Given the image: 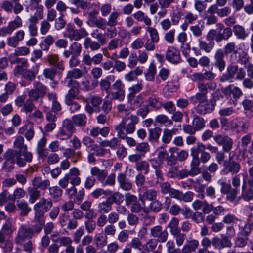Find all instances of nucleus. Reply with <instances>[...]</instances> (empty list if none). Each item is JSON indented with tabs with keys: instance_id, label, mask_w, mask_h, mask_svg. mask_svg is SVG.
Here are the masks:
<instances>
[{
	"instance_id": "obj_3",
	"label": "nucleus",
	"mask_w": 253,
	"mask_h": 253,
	"mask_svg": "<svg viewBox=\"0 0 253 253\" xmlns=\"http://www.w3.org/2000/svg\"><path fill=\"white\" fill-rule=\"evenodd\" d=\"M35 224L31 227L24 224L21 225L17 231L14 238V242L17 245H22L26 240L30 239L36 234H39L42 229L43 226L38 222H34Z\"/></svg>"
},
{
	"instance_id": "obj_25",
	"label": "nucleus",
	"mask_w": 253,
	"mask_h": 253,
	"mask_svg": "<svg viewBox=\"0 0 253 253\" xmlns=\"http://www.w3.org/2000/svg\"><path fill=\"white\" fill-rule=\"evenodd\" d=\"M216 88V84L213 82H198L197 84V88L198 92L206 94L207 95L208 90H214Z\"/></svg>"
},
{
	"instance_id": "obj_36",
	"label": "nucleus",
	"mask_w": 253,
	"mask_h": 253,
	"mask_svg": "<svg viewBox=\"0 0 253 253\" xmlns=\"http://www.w3.org/2000/svg\"><path fill=\"white\" fill-rule=\"evenodd\" d=\"M29 195V202L31 204H34L41 196L40 191L34 186L30 187L27 190Z\"/></svg>"
},
{
	"instance_id": "obj_13",
	"label": "nucleus",
	"mask_w": 253,
	"mask_h": 253,
	"mask_svg": "<svg viewBox=\"0 0 253 253\" xmlns=\"http://www.w3.org/2000/svg\"><path fill=\"white\" fill-rule=\"evenodd\" d=\"M150 235L156 238L158 242L164 243L168 240L169 233L167 229H164L161 225H157L150 229Z\"/></svg>"
},
{
	"instance_id": "obj_23",
	"label": "nucleus",
	"mask_w": 253,
	"mask_h": 253,
	"mask_svg": "<svg viewBox=\"0 0 253 253\" xmlns=\"http://www.w3.org/2000/svg\"><path fill=\"white\" fill-rule=\"evenodd\" d=\"M86 103L90 104L94 108L95 111H100V105L103 99L101 97L96 95H89L84 101Z\"/></svg>"
},
{
	"instance_id": "obj_16",
	"label": "nucleus",
	"mask_w": 253,
	"mask_h": 253,
	"mask_svg": "<svg viewBox=\"0 0 253 253\" xmlns=\"http://www.w3.org/2000/svg\"><path fill=\"white\" fill-rule=\"evenodd\" d=\"M119 188L125 191H129L132 189V183L128 179L124 173H120L117 176Z\"/></svg>"
},
{
	"instance_id": "obj_33",
	"label": "nucleus",
	"mask_w": 253,
	"mask_h": 253,
	"mask_svg": "<svg viewBox=\"0 0 253 253\" xmlns=\"http://www.w3.org/2000/svg\"><path fill=\"white\" fill-rule=\"evenodd\" d=\"M16 206L19 210L21 211L19 215L21 216H26L31 211V208L29 206L27 202L24 200H18Z\"/></svg>"
},
{
	"instance_id": "obj_8",
	"label": "nucleus",
	"mask_w": 253,
	"mask_h": 253,
	"mask_svg": "<svg viewBox=\"0 0 253 253\" xmlns=\"http://www.w3.org/2000/svg\"><path fill=\"white\" fill-rule=\"evenodd\" d=\"M223 49H217L213 55L212 65L217 69L220 72L223 71L226 66V61L225 59V55Z\"/></svg>"
},
{
	"instance_id": "obj_37",
	"label": "nucleus",
	"mask_w": 253,
	"mask_h": 253,
	"mask_svg": "<svg viewBox=\"0 0 253 253\" xmlns=\"http://www.w3.org/2000/svg\"><path fill=\"white\" fill-rule=\"evenodd\" d=\"M142 89V84L141 82H138V83L130 87L128 90L129 93L127 95V99L128 102L133 101L135 95L136 93L139 92Z\"/></svg>"
},
{
	"instance_id": "obj_39",
	"label": "nucleus",
	"mask_w": 253,
	"mask_h": 253,
	"mask_svg": "<svg viewBox=\"0 0 253 253\" xmlns=\"http://www.w3.org/2000/svg\"><path fill=\"white\" fill-rule=\"evenodd\" d=\"M94 242L96 247L102 248L107 244V237L101 233L96 234L94 237Z\"/></svg>"
},
{
	"instance_id": "obj_46",
	"label": "nucleus",
	"mask_w": 253,
	"mask_h": 253,
	"mask_svg": "<svg viewBox=\"0 0 253 253\" xmlns=\"http://www.w3.org/2000/svg\"><path fill=\"white\" fill-rule=\"evenodd\" d=\"M47 61L51 65L55 66L60 70H63L64 67L59 61V57L57 54H50L47 56Z\"/></svg>"
},
{
	"instance_id": "obj_48",
	"label": "nucleus",
	"mask_w": 253,
	"mask_h": 253,
	"mask_svg": "<svg viewBox=\"0 0 253 253\" xmlns=\"http://www.w3.org/2000/svg\"><path fill=\"white\" fill-rule=\"evenodd\" d=\"M163 207V203L160 201L156 199V200L151 201L150 203L148 210L155 213H158L162 210Z\"/></svg>"
},
{
	"instance_id": "obj_22",
	"label": "nucleus",
	"mask_w": 253,
	"mask_h": 253,
	"mask_svg": "<svg viewBox=\"0 0 253 253\" xmlns=\"http://www.w3.org/2000/svg\"><path fill=\"white\" fill-rule=\"evenodd\" d=\"M90 174L95 177L96 180L102 183L107 177L108 171L106 169H101L98 167L95 166L91 168Z\"/></svg>"
},
{
	"instance_id": "obj_28",
	"label": "nucleus",
	"mask_w": 253,
	"mask_h": 253,
	"mask_svg": "<svg viewBox=\"0 0 253 253\" xmlns=\"http://www.w3.org/2000/svg\"><path fill=\"white\" fill-rule=\"evenodd\" d=\"M32 184L38 189L44 190L49 187L50 182L48 179L42 180L40 177H36L32 180Z\"/></svg>"
},
{
	"instance_id": "obj_24",
	"label": "nucleus",
	"mask_w": 253,
	"mask_h": 253,
	"mask_svg": "<svg viewBox=\"0 0 253 253\" xmlns=\"http://www.w3.org/2000/svg\"><path fill=\"white\" fill-rule=\"evenodd\" d=\"M241 199H243L247 202L250 201L253 199V189L247 187L246 181L244 178L242 185V192L240 195Z\"/></svg>"
},
{
	"instance_id": "obj_31",
	"label": "nucleus",
	"mask_w": 253,
	"mask_h": 253,
	"mask_svg": "<svg viewBox=\"0 0 253 253\" xmlns=\"http://www.w3.org/2000/svg\"><path fill=\"white\" fill-rule=\"evenodd\" d=\"M10 238V237H0V248L5 253H10L13 248V244Z\"/></svg>"
},
{
	"instance_id": "obj_12",
	"label": "nucleus",
	"mask_w": 253,
	"mask_h": 253,
	"mask_svg": "<svg viewBox=\"0 0 253 253\" xmlns=\"http://www.w3.org/2000/svg\"><path fill=\"white\" fill-rule=\"evenodd\" d=\"M65 194L69 199H73L75 203L80 204L84 197L85 192L84 188L77 192L76 186L72 185L70 188L65 190Z\"/></svg>"
},
{
	"instance_id": "obj_9",
	"label": "nucleus",
	"mask_w": 253,
	"mask_h": 253,
	"mask_svg": "<svg viewBox=\"0 0 253 253\" xmlns=\"http://www.w3.org/2000/svg\"><path fill=\"white\" fill-rule=\"evenodd\" d=\"M223 169L221 173L223 175L231 174L232 175L237 174L241 169L240 163L236 161L225 160L223 163Z\"/></svg>"
},
{
	"instance_id": "obj_4",
	"label": "nucleus",
	"mask_w": 253,
	"mask_h": 253,
	"mask_svg": "<svg viewBox=\"0 0 253 253\" xmlns=\"http://www.w3.org/2000/svg\"><path fill=\"white\" fill-rule=\"evenodd\" d=\"M52 206L53 202L51 199L41 198L33 207L35 211L34 221L38 222L43 226L45 224L44 214L49 211Z\"/></svg>"
},
{
	"instance_id": "obj_27",
	"label": "nucleus",
	"mask_w": 253,
	"mask_h": 253,
	"mask_svg": "<svg viewBox=\"0 0 253 253\" xmlns=\"http://www.w3.org/2000/svg\"><path fill=\"white\" fill-rule=\"evenodd\" d=\"M63 155L67 159H72V162L76 163L82 159V153L81 151L76 152L72 148H67L63 152Z\"/></svg>"
},
{
	"instance_id": "obj_45",
	"label": "nucleus",
	"mask_w": 253,
	"mask_h": 253,
	"mask_svg": "<svg viewBox=\"0 0 253 253\" xmlns=\"http://www.w3.org/2000/svg\"><path fill=\"white\" fill-rule=\"evenodd\" d=\"M192 124L196 131L202 130L205 126L204 119L196 115H194Z\"/></svg>"
},
{
	"instance_id": "obj_50",
	"label": "nucleus",
	"mask_w": 253,
	"mask_h": 253,
	"mask_svg": "<svg viewBox=\"0 0 253 253\" xmlns=\"http://www.w3.org/2000/svg\"><path fill=\"white\" fill-rule=\"evenodd\" d=\"M148 103V106L155 110H158L162 107V102L160 101L159 98L155 95H152L149 97Z\"/></svg>"
},
{
	"instance_id": "obj_2",
	"label": "nucleus",
	"mask_w": 253,
	"mask_h": 253,
	"mask_svg": "<svg viewBox=\"0 0 253 253\" xmlns=\"http://www.w3.org/2000/svg\"><path fill=\"white\" fill-rule=\"evenodd\" d=\"M139 122V118L135 115L127 114L124 117L119 125L115 127L117 136L124 139L128 134L133 133L136 129V125Z\"/></svg>"
},
{
	"instance_id": "obj_35",
	"label": "nucleus",
	"mask_w": 253,
	"mask_h": 253,
	"mask_svg": "<svg viewBox=\"0 0 253 253\" xmlns=\"http://www.w3.org/2000/svg\"><path fill=\"white\" fill-rule=\"evenodd\" d=\"M179 220L176 217L171 218L167 226L169 229V232L171 236L178 233L181 231L180 228L179 227Z\"/></svg>"
},
{
	"instance_id": "obj_5",
	"label": "nucleus",
	"mask_w": 253,
	"mask_h": 253,
	"mask_svg": "<svg viewBox=\"0 0 253 253\" xmlns=\"http://www.w3.org/2000/svg\"><path fill=\"white\" fill-rule=\"evenodd\" d=\"M245 70L243 68H239L237 65L230 64L226 68V72L219 78L221 83L232 82L233 79L242 80L246 76Z\"/></svg>"
},
{
	"instance_id": "obj_10",
	"label": "nucleus",
	"mask_w": 253,
	"mask_h": 253,
	"mask_svg": "<svg viewBox=\"0 0 253 253\" xmlns=\"http://www.w3.org/2000/svg\"><path fill=\"white\" fill-rule=\"evenodd\" d=\"M65 85L69 88L65 100H74L79 93L78 82L76 80H65Z\"/></svg>"
},
{
	"instance_id": "obj_51",
	"label": "nucleus",
	"mask_w": 253,
	"mask_h": 253,
	"mask_svg": "<svg viewBox=\"0 0 253 253\" xmlns=\"http://www.w3.org/2000/svg\"><path fill=\"white\" fill-rule=\"evenodd\" d=\"M22 20L21 17L19 16H16L13 20L8 23L7 26L12 33H13L16 29L22 26Z\"/></svg>"
},
{
	"instance_id": "obj_59",
	"label": "nucleus",
	"mask_w": 253,
	"mask_h": 253,
	"mask_svg": "<svg viewBox=\"0 0 253 253\" xmlns=\"http://www.w3.org/2000/svg\"><path fill=\"white\" fill-rule=\"evenodd\" d=\"M135 168L138 171H144V173L147 174L149 170V164L146 161H141L136 163Z\"/></svg>"
},
{
	"instance_id": "obj_60",
	"label": "nucleus",
	"mask_w": 253,
	"mask_h": 253,
	"mask_svg": "<svg viewBox=\"0 0 253 253\" xmlns=\"http://www.w3.org/2000/svg\"><path fill=\"white\" fill-rule=\"evenodd\" d=\"M156 73V66L153 63H152L150 64L147 72L145 74L146 79L148 81H153L155 78Z\"/></svg>"
},
{
	"instance_id": "obj_15",
	"label": "nucleus",
	"mask_w": 253,
	"mask_h": 253,
	"mask_svg": "<svg viewBox=\"0 0 253 253\" xmlns=\"http://www.w3.org/2000/svg\"><path fill=\"white\" fill-rule=\"evenodd\" d=\"M217 26L220 29L219 31L216 30V42L217 43H220L223 40L227 41L232 36V30L230 27L223 28V25L221 23H218Z\"/></svg>"
},
{
	"instance_id": "obj_58",
	"label": "nucleus",
	"mask_w": 253,
	"mask_h": 253,
	"mask_svg": "<svg viewBox=\"0 0 253 253\" xmlns=\"http://www.w3.org/2000/svg\"><path fill=\"white\" fill-rule=\"evenodd\" d=\"M146 31L149 33L150 40L158 43L160 41V37L158 30L154 27L147 26Z\"/></svg>"
},
{
	"instance_id": "obj_44",
	"label": "nucleus",
	"mask_w": 253,
	"mask_h": 253,
	"mask_svg": "<svg viewBox=\"0 0 253 253\" xmlns=\"http://www.w3.org/2000/svg\"><path fill=\"white\" fill-rule=\"evenodd\" d=\"M65 36L71 40L79 41L77 29H74L73 26L68 25L66 28Z\"/></svg>"
},
{
	"instance_id": "obj_1",
	"label": "nucleus",
	"mask_w": 253,
	"mask_h": 253,
	"mask_svg": "<svg viewBox=\"0 0 253 253\" xmlns=\"http://www.w3.org/2000/svg\"><path fill=\"white\" fill-rule=\"evenodd\" d=\"M13 147L14 149L9 148L3 154L4 162L2 169L6 172H10L14 169L15 163L19 167H23L27 162L32 160V154L27 151V147L24 144V139L22 136H18L15 138Z\"/></svg>"
},
{
	"instance_id": "obj_21",
	"label": "nucleus",
	"mask_w": 253,
	"mask_h": 253,
	"mask_svg": "<svg viewBox=\"0 0 253 253\" xmlns=\"http://www.w3.org/2000/svg\"><path fill=\"white\" fill-rule=\"evenodd\" d=\"M70 183L72 185L78 186L80 184L81 180L79 176L80 174L79 169L77 168H72L68 173H66Z\"/></svg>"
},
{
	"instance_id": "obj_42",
	"label": "nucleus",
	"mask_w": 253,
	"mask_h": 253,
	"mask_svg": "<svg viewBox=\"0 0 253 253\" xmlns=\"http://www.w3.org/2000/svg\"><path fill=\"white\" fill-rule=\"evenodd\" d=\"M215 45L214 42H210L207 43L205 41L201 40H198V47L201 50L204 51L206 53H210L213 49Z\"/></svg>"
},
{
	"instance_id": "obj_47",
	"label": "nucleus",
	"mask_w": 253,
	"mask_h": 253,
	"mask_svg": "<svg viewBox=\"0 0 253 253\" xmlns=\"http://www.w3.org/2000/svg\"><path fill=\"white\" fill-rule=\"evenodd\" d=\"M83 76V72L79 68H74L67 73L65 80H74L73 79H79Z\"/></svg>"
},
{
	"instance_id": "obj_52",
	"label": "nucleus",
	"mask_w": 253,
	"mask_h": 253,
	"mask_svg": "<svg viewBox=\"0 0 253 253\" xmlns=\"http://www.w3.org/2000/svg\"><path fill=\"white\" fill-rule=\"evenodd\" d=\"M74 133L62 126L59 129L57 137L62 140H67L70 138Z\"/></svg>"
},
{
	"instance_id": "obj_61",
	"label": "nucleus",
	"mask_w": 253,
	"mask_h": 253,
	"mask_svg": "<svg viewBox=\"0 0 253 253\" xmlns=\"http://www.w3.org/2000/svg\"><path fill=\"white\" fill-rule=\"evenodd\" d=\"M136 150L144 157L150 150V146L147 142H141L136 145Z\"/></svg>"
},
{
	"instance_id": "obj_54",
	"label": "nucleus",
	"mask_w": 253,
	"mask_h": 253,
	"mask_svg": "<svg viewBox=\"0 0 253 253\" xmlns=\"http://www.w3.org/2000/svg\"><path fill=\"white\" fill-rule=\"evenodd\" d=\"M36 108L33 102L31 99H27L23 106L21 108V112L26 114H31Z\"/></svg>"
},
{
	"instance_id": "obj_6",
	"label": "nucleus",
	"mask_w": 253,
	"mask_h": 253,
	"mask_svg": "<svg viewBox=\"0 0 253 253\" xmlns=\"http://www.w3.org/2000/svg\"><path fill=\"white\" fill-rule=\"evenodd\" d=\"M109 93L112 100L122 101L125 97V85L122 82L118 79L112 84Z\"/></svg>"
},
{
	"instance_id": "obj_34",
	"label": "nucleus",
	"mask_w": 253,
	"mask_h": 253,
	"mask_svg": "<svg viewBox=\"0 0 253 253\" xmlns=\"http://www.w3.org/2000/svg\"><path fill=\"white\" fill-rule=\"evenodd\" d=\"M133 16L136 21L143 22L147 26H150L152 24L151 19L141 10L135 12L133 14Z\"/></svg>"
},
{
	"instance_id": "obj_30",
	"label": "nucleus",
	"mask_w": 253,
	"mask_h": 253,
	"mask_svg": "<svg viewBox=\"0 0 253 253\" xmlns=\"http://www.w3.org/2000/svg\"><path fill=\"white\" fill-rule=\"evenodd\" d=\"M213 104L209 103H199L195 108L196 111L200 114L211 113L214 109Z\"/></svg>"
},
{
	"instance_id": "obj_26",
	"label": "nucleus",
	"mask_w": 253,
	"mask_h": 253,
	"mask_svg": "<svg viewBox=\"0 0 253 253\" xmlns=\"http://www.w3.org/2000/svg\"><path fill=\"white\" fill-rule=\"evenodd\" d=\"M157 191L155 189H145L143 187L141 194H140V199L148 200L151 202L157 199Z\"/></svg>"
},
{
	"instance_id": "obj_62",
	"label": "nucleus",
	"mask_w": 253,
	"mask_h": 253,
	"mask_svg": "<svg viewBox=\"0 0 253 253\" xmlns=\"http://www.w3.org/2000/svg\"><path fill=\"white\" fill-rule=\"evenodd\" d=\"M57 73V70L53 67L45 68L43 70V75L45 78L54 80Z\"/></svg>"
},
{
	"instance_id": "obj_43",
	"label": "nucleus",
	"mask_w": 253,
	"mask_h": 253,
	"mask_svg": "<svg viewBox=\"0 0 253 253\" xmlns=\"http://www.w3.org/2000/svg\"><path fill=\"white\" fill-rule=\"evenodd\" d=\"M233 31L238 39L244 40L248 36L244 28L239 25H235L233 27Z\"/></svg>"
},
{
	"instance_id": "obj_41",
	"label": "nucleus",
	"mask_w": 253,
	"mask_h": 253,
	"mask_svg": "<svg viewBox=\"0 0 253 253\" xmlns=\"http://www.w3.org/2000/svg\"><path fill=\"white\" fill-rule=\"evenodd\" d=\"M49 192L50 197L54 201H58L63 193L62 189L58 186L49 187Z\"/></svg>"
},
{
	"instance_id": "obj_32",
	"label": "nucleus",
	"mask_w": 253,
	"mask_h": 253,
	"mask_svg": "<svg viewBox=\"0 0 253 253\" xmlns=\"http://www.w3.org/2000/svg\"><path fill=\"white\" fill-rule=\"evenodd\" d=\"M102 45L96 41H92L90 38L86 37L84 42V46L85 49H90L92 51L99 50Z\"/></svg>"
},
{
	"instance_id": "obj_56",
	"label": "nucleus",
	"mask_w": 253,
	"mask_h": 253,
	"mask_svg": "<svg viewBox=\"0 0 253 253\" xmlns=\"http://www.w3.org/2000/svg\"><path fill=\"white\" fill-rule=\"evenodd\" d=\"M34 88L38 91L42 98H43L47 92V87L40 81H36L34 83Z\"/></svg>"
},
{
	"instance_id": "obj_40",
	"label": "nucleus",
	"mask_w": 253,
	"mask_h": 253,
	"mask_svg": "<svg viewBox=\"0 0 253 253\" xmlns=\"http://www.w3.org/2000/svg\"><path fill=\"white\" fill-rule=\"evenodd\" d=\"M112 209V205L111 203L108 201L106 199L105 201L101 202L98 204V211L100 213H107L109 212Z\"/></svg>"
},
{
	"instance_id": "obj_20",
	"label": "nucleus",
	"mask_w": 253,
	"mask_h": 253,
	"mask_svg": "<svg viewBox=\"0 0 253 253\" xmlns=\"http://www.w3.org/2000/svg\"><path fill=\"white\" fill-rule=\"evenodd\" d=\"M14 230L15 228L13 226L12 220L9 218L6 219L0 230V237H11Z\"/></svg>"
},
{
	"instance_id": "obj_17",
	"label": "nucleus",
	"mask_w": 253,
	"mask_h": 253,
	"mask_svg": "<svg viewBox=\"0 0 253 253\" xmlns=\"http://www.w3.org/2000/svg\"><path fill=\"white\" fill-rule=\"evenodd\" d=\"M193 149L195 150L202 163L206 164L210 160L211 156L209 152L206 151V146L204 144L198 143Z\"/></svg>"
},
{
	"instance_id": "obj_55",
	"label": "nucleus",
	"mask_w": 253,
	"mask_h": 253,
	"mask_svg": "<svg viewBox=\"0 0 253 253\" xmlns=\"http://www.w3.org/2000/svg\"><path fill=\"white\" fill-rule=\"evenodd\" d=\"M120 13L117 11H113L111 12L107 19L106 20L107 26H115L118 23V18Z\"/></svg>"
},
{
	"instance_id": "obj_7",
	"label": "nucleus",
	"mask_w": 253,
	"mask_h": 253,
	"mask_svg": "<svg viewBox=\"0 0 253 253\" xmlns=\"http://www.w3.org/2000/svg\"><path fill=\"white\" fill-rule=\"evenodd\" d=\"M221 91L227 97L230 98L235 105L237 104L238 99L243 95L242 90L239 87L232 84L227 86Z\"/></svg>"
},
{
	"instance_id": "obj_19",
	"label": "nucleus",
	"mask_w": 253,
	"mask_h": 253,
	"mask_svg": "<svg viewBox=\"0 0 253 253\" xmlns=\"http://www.w3.org/2000/svg\"><path fill=\"white\" fill-rule=\"evenodd\" d=\"M24 31L22 30L18 31L14 36L8 37L7 39V45L12 48H16L19 44L20 41L24 39Z\"/></svg>"
},
{
	"instance_id": "obj_14",
	"label": "nucleus",
	"mask_w": 253,
	"mask_h": 253,
	"mask_svg": "<svg viewBox=\"0 0 253 253\" xmlns=\"http://www.w3.org/2000/svg\"><path fill=\"white\" fill-rule=\"evenodd\" d=\"M103 58V54L101 53H98L91 56L87 51L83 54L82 62L86 66H91L92 64L96 65L101 64Z\"/></svg>"
},
{
	"instance_id": "obj_11",
	"label": "nucleus",
	"mask_w": 253,
	"mask_h": 253,
	"mask_svg": "<svg viewBox=\"0 0 253 253\" xmlns=\"http://www.w3.org/2000/svg\"><path fill=\"white\" fill-rule=\"evenodd\" d=\"M213 139L218 145L222 146V150L224 152L229 153L231 150L233 142L228 136L217 134L213 137Z\"/></svg>"
},
{
	"instance_id": "obj_18",
	"label": "nucleus",
	"mask_w": 253,
	"mask_h": 253,
	"mask_svg": "<svg viewBox=\"0 0 253 253\" xmlns=\"http://www.w3.org/2000/svg\"><path fill=\"white\" fill-rule=\"evenodd\" d=\"M166 58L168 61L172 64H177L181 59L179 51L172 46L168 47L166 52Z\"/></svg>"
},
{
	"instance_id": "obj_49",
	"label": "nucleus",
	"mask_w": 253,
	"mask_h": 253,
	"mask_svg": "<svg viewBox=\"0 0 253 253\" xmlns=\"http://www.w3.org/2000/svg\"><path fill=\"white\" fill-rule=\"evenodd\" d=\"M72 119L75 125L78 126H84L86 124V116L84 114L74 115Z\"/></svg>"
},
{
	"instance_id": "obj_57",
	"label": "nucleus",
	"mask_w": 253,
	"mask_h": 253,
	"mask_svg": "<svg viewBox=\"0 0 253 253\" xmlns=\"http://www.w3.org/2000/svg\"><path fill=\"white\" fill-rule=\"evenodd\" d=\"M148 139L150 141H157L161 134L162 130L160 128L156 127L153 129H149Z\"/></svg>"
},
{
	"instance_id": "obj_64",
	"label": "nucleus",
	"mask_w": 253,
	"mask_h": 253,
	"mask_svg": "<svg viewBox=\"0 0 253 253\" xmlns=\"http://www.w3.org/2000/svg\"><path fill=\"white\" fill-rule=\"evenodd\" d=\"M93 25L96 27L104 30L106 29L107 24L106 23V19L99 17L98 18H94L91 20Z\"/></svg>"
},
{
	"instance_id": "obj_63",
	"label": "nucleus",
	"mask_w": 253,
	"mask_h": 253,
	"mask_svg": "<svg viewBox=\"0 0 253 253\" xmlns=\"http://www.w3.org/2000/svg\"><path fill=\"white\" fill-rule=\"evenodd\" d=\"M248 241V237L244 236L239 233L235 240V245L237 247L243 248L247 245Z\"/></svg>"
},
{
	"instance_id": "obj_38",
	"label": "nucleus",
	"mask_w": 253,
	"mask_h": 253,
	"mask_svg": "<svg viewBox=\"0 0 253 253\" xmlns=\"http://www.w3.org/2000/svg\"><path fill=\"white\" fill-rule=\"evenodd\" d=\"M238 190L237 188H232L228 193L226 196V199L228 201L232 202L234 205L238 204L241 200V197L237 196Z\"/></svg>"
},
{
	"instance_id": "obj_29",
	"label": "nucleus",
	"mask_w": 253,
	"mask_h": 253,
	"mask_svg": "<svg viewBox=\"0 0 253 253\" xmlns=\"http://www.w3.org/2000/svg\"><path fill=\"white\" fill-rule=\"evenodd\" d=\"M107 195L109 196L106 199V200L109 202H111L112 205L114 203L116 205H120V204L123 201L124 196L122 193L119 192L113 193L111 191L107 190Z\"/></svg>"
},
{
	"instance_id": "obj_53",
	"label": "nucleus",
	"mask_w": 253,
	"mask_h": 253,
	"mask_svg": "<svg viewBox=\"0 0 253 253\" xmlns=\"http://www.w3.org/2000/svg\"><path fill=\"white\" fill-rule=\"evenodd\" d=\"M43 18V11H42L41 8L39 11H36L35 14L30 16L28 21L29 25H37L39 19H42Z\"/></svg>"
}]
</instances>
